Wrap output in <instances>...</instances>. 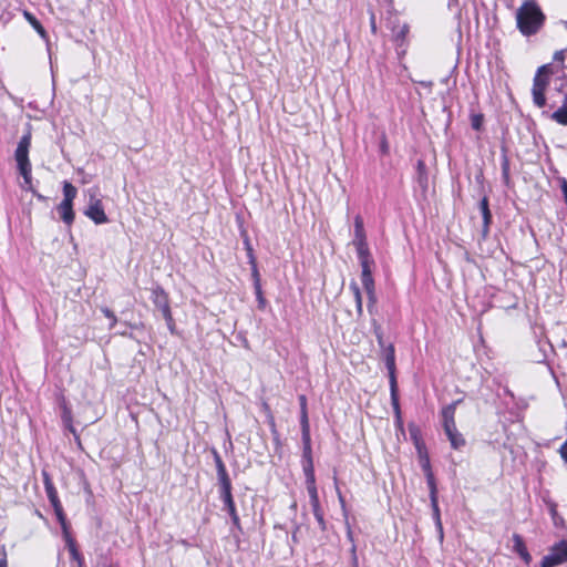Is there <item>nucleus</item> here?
Segmentation results:
<instances>
[{
  "label": "nucleus",
  "mask_w": 567,
  "mask_h": 567,
  "mask_svg": "<svg viewBox=\"0 0 567 567\" xmlns=\"http://www.w3.org/2000/svg\"><path fill=\"white\" fill-rule=\"evenodd\" d=\"M546 16L534 0H526L516 11V27L524 37L537 34L544 27Z\"/></svg>",
  "instance_id": "1"
},
{
  "label": "nucleus",
  "mask_w": 567,
  "mask_h": 567,
  "mask_svg": "<svg viewBox=\"0 0 567 567\" xmlns=\"http://www.w3.org/2000/svg\"><path fill=\"white\" fill-rule=\"evenodd\" d=\"M567 561V540L555 544L549 553L543 557L540 567H555Z\"/></svg>",
  "instance_id": "2"
},
{
  "label": "nucleus",
  "mask_w": 567,
  "mask_h": 567,
  "mask_svg": "<svg viewBox=\"0 0 567 567\" xmlns=\"http://www.w3.org/2000/svg\"><path fill=\"white\" fill-rule=\"evenodd\" d=\"M388 27L392 31L393 41L396 44V50L399 54L405 53V42L406 35L409 33V24L403 23L402 25L399 23V19L396 17L390 18L388 20Z\"/></svg>",
  "instance_id": "3"
},
{
  "label": "nucleus",
  "mask_w": 567,
  "mask_h": 567,
  "mask_svg": "<svg viewBox=\"0 0 567 567\" xmlns=\"http://www.w3.org/2000/svg\"><path fill=\"white\" fill-rule=\"evenodd\" d=\"M31 146V133L28 132L24 134L16 148L14 158L17 162V166L19 171H25V168H31V163L29 159V150Z\"/></svg>",
  "instance_id": "4"
},
{
  "label": "nucleus",
  "mask_w": 567,
  "mask_h": 567,
  "mask_svg": "<svg viewBox=\"0 0 567 567\" xmlns=\"http://www.w3.org/2000/svg\"><path fill=\"white\" fill-rule=\"evenodd\" d=\"M549 81H546L542 76L534 75L533 79V86H532V97L533 103L539 107L543 109L547 104L546 100V91L549 86Z\"/></svg>",
  "instance_id": "5"
},
{
  "label": "nucleus",
  "mask_w": 567,
  "mask_h": 567,
  "mask_svg": "<svg viewBox=\"0 0 567 567\" xmlns=\"http://www.w3.org/2000/svg\"><path fill=\"white\" fill-rule=\"evenodd\" d=\"M84 215L97 225L109 221L102 202L94 197H91L90 205L84 210Z\"/></svg>",
  "instance_id": "6"
},
{
  "label": "nucleus",
  "mask_w": 567,
  "mask_h": 567,
  "mask_svg": "<svg viewBox=\"0 0 567 567\" xmlns=\"http://www.w3.org/2000/svg\"><path fill=\"white\" fill-rule=\"evenodd\" d=\"M151 300L155 308L161 311L162 316L171 313L168 295L161 286H156L152 289Z\"/></svg>",
  "instance_id": "7"
},
{
  "label": "nucleus",
  "mask_w": 567,
  "mask_h": 567,
  "mask_svg": "<svg viewBox=\"0 0 567 567\" xmlns=\"http://www.w3.org/2000/svg\"><path fill=\"white\" fill-rule=\"evenodd\" d=\"M45 493H47V496L54 509L55 516H56L63 532L66 533V529H68L66 517H65L62 504L59 499L56 488H52L50 491H47Z\"/></svg>",
  "instance_id": "8"
},
{
  "label": "nucleus",
  "mask_w": 567,
  "mask_h": 567,
  "mask_svg": "<svg viewBox=\"0 0 567 567\" xmlns=\"http://www.w3.org/2000/svg\"><path fill=\"white\" fill-rule=\"evenodd\" d=\"M543 115L547 116L559 125L567 126V94H564L563 103L556 111L553 113L543 111Z\"/></svg>",
  "instance_id": "9"
},
{
  "label": "nucleus",
  "mask_w": 567,
  "mask_h": 567,
  "mask_svg": "<svg viewBox=\"0 0 567 567\" xmlns=\"http://www.w3.org/2000/svg\"><path fill=\"white\" fill-rule=\"evenodd\" d=\"M478 207L483 217L482 236L483 238H486L492 224V213L489 210L488 198L486 196L481 199Z\"/></svg>",
  "instance_id": "10"
},
{
  "label": "nucleus",
  "mask_w": 567,
  "mask_h": 567,
  "mask_svg": "<svg viewBox=\"0 0 567 567\" xmlns=\"http://www.w3.org/2000/svg\"><path fill=\"white\" fill-rule=\"evenodd\" d=\"M383 354H384V362L385 367L389 371V380L392 382V380H396L395 378V351L393 344L384 346Z\"/></svg>",
  "instance_id": "11"
},
{
  "label": "nucleus",
  "mask_w": 567,
  "mask_h": 567,
  "mask_svg": "<svg viewBox=\"0 0 567 567\" xmlns=\"http://www.w3.org/2000/svg\"><path fill=\"white\" fill-rule=\"evenodd\" d=\"M58 213L62 219V221L66 225V226H71L74 221V210H73V204L72 203H68V202H61L58 207Z\"/></svg>",
  "instance_id": "12"
},
{
  "label": "nucleus",
  "mask_w": 567,
  "mask_h": 567,
  "mask_svg": "<svg viewBox=\"0 0 567 567\" xmlns=\"http://www.w3.org/2000/svg\"><path fill=\"white\" fill-rule=\"evenodd\" d=\"M513 543H514V545H513L514 551L517 553L519 555V557L525 561V564L528 565L532 561V556L528 553L522 536L518 534H514Z\"/></svg>",
  "instance_id": "13"
},
{
  "label": "nucleus",
  "mask_w": 567,
  "mask_h": 567,
  "mask_svg": "<svg viewBox=\"0 0 567 567\" xmlns=\"http://www.w3.org/2000/svg\"><path fill=\"white\" fill-rule=\"evenodd\" d=\"M444 432L451 442L453 449L458 450L465 445V440L463 435L457 431L456 424L452 425V427H444Z\"/></svg>",
  "instance_id": "14"
},
{
  "label": "nucleus",
  "mask_w": 567,
  "mask_h": 567,
  "mask_svg": "<svg viewBox=\"0 0 567 567\" xmlns=\"http://www.w3.org/2000/svg\"><path fill=\"white\" fill-rule=\"evenodd\" d=\"M460 402H461V400H457V401L449 404L447 406H445L442 410L443 427H450L451 429L452 425H455L454 415H455L456 405Z\"/></svg>",
  "instance_id": "15"
},
{
  "label": "nucleus",
  "mask_w": 567,
  "mask_h": 567,
  "mask_svg": "<svg viewBox=\"0 0 567 567\" xmlns=\"http://www.w3.org/2000/svg\"><path fill=\"white\" fill-rule=\"evenodd\" d=\"M561 70L558 68V64H555V63H547V64H543L540 65L535 75L537 76H542L543 79H545L546 81H549L550 82V78L560 72Z\"/></svg>",
  "instance_id": "16"
},
{
  "label": "nucleus",
  "mask_w": 567,
  "mask_h": 567,
  "mask_svg": "<svg viewBox=\"0 0 567 567\" xmlns=\"http://www.w3.org/2000/svg\"><path fill=\"white\" fill-rule=\"evenodd\" d=\"M64 534H65L66 546H68L71 559L78 561L79 567H83L84 559H83L82 555L80 554V551L78 550L74 539L68 534V532Z\"/></svg>",
  "instance_id": "17"
},
{
  "label": "nucleus",
  "mask_w": 567,
  "mask_h": 567,
  "mask_svg": "<svg viewBox=\"0 0 567 567\" xmlns=\"http://www.w3.org/2000/svg\"><path fill=\"white\" fill-rule=\"evenodd\" d=\"M431 507H432V516H433L435 527L437 530V536H439L440 542L442 543L444 539V532H443V525H442V520H441L439 501H434V503H431Z\"/></svg>",
  "instance_id": "18"
},
{
  "label": "nucleus",
  "mask_w": 567,
  "mask_h": 567,
  "mask_svg": "<svg viewBox=\"0 0 567 567\" xmlns=\"http://www.w3.org/2000/svg\"><path fill=\"white\" fill-rule=\"evenodd\" d=\"M390 392H391V403L393 406V411L395 413V419L398 421H401V409H400V403H399L396 380H392V382H390Z\"/></svg>",
  "instance_id": "19"
},
{
  "label": "nucleus",
  "mask_w": 567,
  "mask_h": 567,
  "mask_svg": "<svg viewBox=\"0 0 567 567\" xmlns=\"http://www.w3.org/2000/svg\"><path fill=\"white\" fill-rule=\"evenodd\" d=\"M409 434H410V437H411L412 442L414 443L419 454H421L424 443L422 441L420 427L414 423H410L409 424Z\"/></svg>",
  "instance_id": "20"
},
{
  "label": "nucleus",
  "mask_w": 567,
  "mask_h": 567,
  "mask_svg": "<svg viewBox=\"0 0 567 567\" xmlns=\"http://www.w3.org/2000/svg\"><path fill=\"white\" fill-rule=\"evenodd\" d=\"M27 21L33 27V29L39 33L42 39H47L48 33L40 21L29 11L23 12Z\"/></svg>",
  "instance_id": "21"
},
{
  "label": "nucleus",
  "mask_w": 567,
  "mask_h": 567,
  "mask_svg": "<svg viewBox=\"0 0 567 567\" xmlns=\"http://www.w3.org/2000/svg\"><path fill=\"white\" fill-rule=\"evenodd\" d=\"M364 240H367V236L364 231L363 219L360 215H357L354 217V239L352 243Z\"/></svg>",
  "instance_id": "22"
},
{
  "label": "nucleus",
  "mask_w": 567,
  "mask_h": 567,
  "mask_svg": "<svg viewBox=\"0 0 567 567\" xmlns=\"http://www.w3.org/2000/svg\"><path fill=\"white\" fill-rule=\"evenodd\" d=\"M76 195H78L76 187H74L71 183L65 181L63 183V196L64 197H63L62 202H68V203L73 204V200L76 197Z\"/></svg>",
  "instance_id": "23"
},
{
  "label": "nucleus",
  "mask_w": 567,
  "mask_h": 567,
  "mask_svg": "<svg viewBox=\"0 0 567 567\" xmlns=\"http://www.w3.org/2000/svg\"><path fill=\"white\" fill-rule=\"evenodd\" d=\"M219 498L224 503V509L227 513L236 511V506H235V502H234V498H233L231 491L220 492L219 493Z\"/></svg>",
  "instance_id": "24"
},
{
  "label": "nucleus",
  "mask_w": 567,
  "mask_h": 567,
  "mask_svg": "<svg viewBox=\"0 0 567 567\" xmlns=\"http://www.w3.org/2000/svg\"><path fill=\"white\" fill-rule=\"evenodd\" d=\"M217 481L219 486V493L231 491V481L227 471L223 473H217Z\"/></svg>",
  "instance_id": "25"
},
{
  "label": "nucleus",
  "mask_w": 567,
  "mask_h": 567,
  "mask_svg": "<svg viewBox=\"0 0 567 567\" xmlns=\"http://www.w3.org/2000/svg\"><path fill=\"white\" fill-rule=\"evenodd\" d=\"M344 524H346V528H347V538L352 544V546H351L352 560H353L354 565H357V561H358V558H357V546L354 544L353 532L351 529V526H350V523H349L348 518L344 519Z\"/></svg>",
  "instance_id": "26"
},
{
  "label": "nucleus",
  "mask_w": 567,
  "mask_h": 567,
  "mask_svg": "<svg viewBox=\"0 0 567 567\" xmlns=\"http://www.w3.org/2000/svg\"><path fill=\"white\" fill-rule=\"evenodd\" d=\"M361 281H362V286H363L365 292L375 290L372 271L371 272L362 271L361 272Z\"/></svg>",
  "instance_id": "27"
},
{
  "label": "nucleus",
  "mask_w": 567,
  "mask_h": 567,
  "mask_svg": "<svg viewBox=\"0 0 567 567\" xmlns=\"http://www.w3.org/2000/svg\"><path fill=\"white\" fill-rule=\"evenodd\" d=\"M352 244L355 247V250H357L359 259H363L365 257L371 256L367 240H364V241H355V243H352Z\"/></svg>",
  "instance_id": "28"
},
{
  "label": "nucleus",
  "mask_w": 567,
  "mask_h": 567,
  "mask_svg": "<svg viewBox=\"0 0 567 567\" xmlns=\"http://www.w3.org/2000/svg\"><path fill=\"white\" fill-rule=\"evenodd\" d=\"M426 483L430 492V501L434 503V501H437V487L434 475H427Z\"/></svg>",
  "instance_id": "29"
},
{
  "label": "nucleus",
  "mask_w": 567,
  "mask_h": 567,
  "mask_svg": "<svg viewBox=\"0 0 567 567\" xmlns=\"http://www.w3.org/2000/svg\"><path fill=\"white\" fill-rule=\"evenodd\" d=\"M254 287H255V293H256V297L258 300V307L260 309H264L266 306V299L262 296L260 279L257 278V280L254 282Z\"/></svg>",
  "instance_id": "30"
},
{
  "label": "nucleus",
  "mask_w": 567,
  "mask_h": 567,
  "mask_svg": "<svg viewBox=\"0 0 567 567\" xmlns=\"http://www.w3.org/2000/svg\"><path fill=\"white\" fill-rule=\"evenodd\" d=\"M483 123H484L483 114L478 113V114L471 115V126L473 130L481 131L483 127Z\"/></svg>",
  "instance_id": "31"
},
{
  "label": "nucleus",
  "mask_w": 567,
  "mask_h": 567,
  "mask_svg": "<svg viewBox=\"0 0 567 567\" xmlns=\"http://www.w3.org/2000/svg\"><path fill=\"white\" fill-rule=\"evenodd\" d=\"M312 513H313V516H315L316 520L318 522V525H319L320 529L322 532H324L326 528H327V524H326V520H324V517H323V513H322L321 506L317 507V508H312Z\"/></svg>",
  "instance_id": "32"
},
{
  "label": "nucleus",
  "mask_w": 567,
  "mask_h": 567,
  "mask_svg": "<svg viewBox=\"0 0 567 567\" xmlns=\"http://www.w3.org/2000/svg\"><path fill=\"white\" fill-rule=\"evenodd\" d=\"M334 484H336V492H337V496H338V501L340 503V506H341V509H342V513H343V516H344V519L348 518V509H347V505H346V499L338 486V482H337V477L334 476Z\"/></svg>",
  "instance_id": "33"
},
{
  "label": "nucleus",
  "mask_w": 567,
  "mask_h": 567,
  "mask_svg": "<svg viewBox=\"0 0 567 567\" xmlns=\"http://www.w3.org/2000/svg\"><path fill=\"white\" fill-rule=\"evenodd\" d=\"M565 50H558L553 55V62L555 64H558V68L563 71L565 69Z\"/></svg>",
  "instance_id": "34"
},
{
  "label": "nucleus",
  "mask_w": 567,
  "mask_h": 567,
  "mask_svg": "<svg viewBox=\"0 0 567 567\" xmlns=\"http://www.w3.org/2000/svg\"><path fill=\"white\" fill-rule=\"evenodd\" d=\"M212 453L214 456V462L216 465L217 473H223V472L227 471L219 453L215 449H213Z\"/></svg>",
  "instance_id": "35"
},
{
  "label": "nucleus",
  "mask_w": 567,
  "mask_h": 567,
  "mask_svg": "<svg viewBox=\"0 0 567 567\" xmlns=\"http://www.w3.org/2000/svg\"><path fill=\"white\" fill-rule=\"evenodd\" d=\"M307 492H308V495H309V498H310L311 507L312 508L320 507L318 489L317 488H308Z\"/></svg>",
  "instance_id": "36"
},
{
  "label": "nucleus",
  "mask_w": 567,
  "mask_h": 567,
  "mask_svg": "<svg viewBox=\"0 0 567 567\" xmlns=\"http://www.w3.org/2000/svg\"><path fill=\"white\" fill-rule=\"evenodd\" d=\"M31 168H25V171H19V173L23 177L24 185L22 186L24 189L28 190V187L32 186V175H31Z\"/></svg>",
  "instance_id": "37"
},
{
  "label": "nucleus",
  "mask_w": 567,
  "mask_h": 567,
  "mask_svg": "<svg viewBox=\"0 0 567 567\" xmlns=\"http://www.w3.org/2000/svg\"><path fill=\"white\" fill-rule=\"evenodd\" d=\"M417 173H419L420 184H426L427 176H426V171H425V164L423 161L417 162Z\"/></svg>",
  "instance_id": "38"
},
{
  "label": "nucleus",
  "mask_w": 567,
  "mask_h": 567,
  "mask_svg": "<svg viewBox=\"0 0 567 567\" xmlns=\"http://www.w3.org/2000/svg\"><path fill=\"white\" fill-rule=\"evenodd\" d=\"M359 261H360L362 271H368V272L372 271V266L374 265V260H373L372 256L365 257L363 259H359Z\"/></svg>",
  "instance_id": "39"
},
{
  "label": "nucleus",
  "mask_w": 567,
  "mask_h": 567,
  "mask_svg": "<svg viewBox=\"0 0 567 567\" xmlns=\"http://www.w3.org/2000/svg\"><path fill=\"white\" fill-rule=\"evenodd\" d=\"M101 311L106 318H109L111 320L109 328L113 329L117 322V319H116V316L114 315V312L111 309H109L107 307L101 308Z\"/></svg>",
  "instance_id": "40"
},
{
  "label": "nucleus",
  "mask_w": 567,
  "mask_h": 567,
  "mask_svg": "<svg viewBox=\"0 0 567 567\" xmlns=\"http://www.w3.org/2000/svg\"><path fill=\"white\" fill-rule=\"evenodd\" d=\"M502 176L504 182L507 184L509 182V162L506 156H504L502 161Z\"/></svg>",
  "instance_id": "41"
},
{
  "label": "nucleus",
  "mask_w": 567,
  "mask_h": 567,
  "mask_svg": "<svg viewBox=\"0 0 567 567\" xmlns=\"http://www.w3.org/2000/svg\"><path fill=\"white\" fill-rule=\"evenodd\" d=\"M166 321V326L172 334H176V323L172 312L163 317Z\"/></svg>",
  "instance_id": "42"
},
{
  "label": "nucleus",
  "mask_w": 567,
  "mask_h": 567,
  "mask_svg": "<svg viewBox=\"0 0 567 567\" xmlns=\"http://www.w3.org/2000/svg\"><path fill=\"white\" fill-rule=\"evenodd\" d=\"M421 462V467L424 472V475L425 477L427 475H434L433 472H432V468H431V464H430V458H429V455L425 454V458L423 461H420Z\"/></svg>",
  "instance_id": "43"
},
{
  "label": "nucleus",
  "mask_w": 567,
  "mask_h": 567,
  "mask_svg": "<svg viewBox=\"0 0 567 567\" xmlns=\"http://www.w3.org/2000/svg\"><path fill=\"white\" fill-rule=\"evenodd\" d=\"M367 295H368V306H367V307H368V311H369L370 313H372L373 307H374V305L377 303V295H375V290H373V291H368V292H367Z\"/></svg>",
  "instance_id": "44"
},
{
  "label": "nucleus",
  "mask_w": 567,
  "mask_h": 567,
  "mask_svg": "<svg viewBox=\"0 0 567 567\" xmlns=\"http://www.w3.org/2000/svg\"><path fill=\"white\" fill-rule=\"evenodd\" d=\"M300 425H301V431L310 430L309 420H308V411H302V413H300Z\"/></svg>",
  "instance_id": "45"
},
{
  "label": "nucleus",
  "mask_w": 567,
  "mask_h": 567,
  "mask_svg": "<svg viewBox=\"0 0 567 567\" xmlns=\"http://www.w3.org/2000/svg\"><path fill=\"white\" fill-rule=\"evenodd\" d=\"M302 470H303L305 477L313 475L315 474L313 461L302 462Z\"/></svg>",
  "instance_id": "46"
},
{
  "label": "nucleus",
  "mask_w": 567,
  "mask_h": 567,
  "mask_svg": "<svg viewBox=\"0 0 567 567\" xmlns=\"http://www.w3.org/2000/svg\"><path fill=\"white\" fill-rule=\"evenodd\" d=\"M301 440H302L303 447H310L311 446L310 430L309 431H301Z\"/></svg>",
  "instance_id": "47"
},
{
  "label": "nucleus",
  "mask_w": 567,
  "mask_h": 567,
  "mask_svg": "<svg viewBox=\"0 0 567 567\" xmlns=\"http://www.w3.org/2000/svg\"><path fill=\"white\" fill-rule=\"evenodd\" d=\"M42 476H43V484H44L45 492L50 491L52 488H55L51 481L50 475L47 472H43Z\"/></svg>",
  "instance_id": "48"
},
{
  "label": "nucleus",
  "mask_w": 567,
  "mask_h": 567,
  "mask_svg": "<svg viewBox=\"0 0 567 567\" xmlns=\"http://www.w3.org/2000/svg\"><path fill=\"white\" fill-rule=\"evenodd\" d=\"M309 462V461H313L312 460V449L311 446L310 447H303L302 449V462Z\"/></svg>",
  "instance_id": "49"
},
{
  "label": "nucleus",
  "mask_w": 567,
  "mask_h": 567,
  "mask_svg": "<svg viewBox=\"0 0 567 567\" xmlns=\"http://www.w3.org/2000/svg\"><path fill=\"white\" fill-rule=\"evenodd\" d=\"M354 300H355V307H357L358 316L361 317L362 312H363V309H362V296L357 293V296L354 297Z\"/></svg>",
  "instance_id": "50"
},
{
  "label": "nucleus",
  "mask_w": 567,
  "mask_h": 567,
  "mask_svg": "<svg viewBox=\"0 0 567 567\" xmlns=\"http://www.w3.org/2000/svg\"><path fill=\"white\" fill-rule=\"evenodd\" d=\"M306 486H307V489L308 488H317L315 474L310 475V476H306Z\"/></svg>",
  "instance_id": "51"
},
{
  "label": "nucleus",
  "mask_w": 567,
  "mask_h": 567,
  "mask_svg": "<svg viewBox=\"0 0 567 567\" xmlns=\"http://www.w3.org/2000/svg\"><path fill=\"white\" fill-rule=\"evenodd\" d=\"M230 518H231V522L233 524L236 526V527H240V519H239V516L237 514V511H233V512H229L228 513Z\"/></svg>",
  "instance_id": "52"
},
{
  "label": "nucleus",
  "mask_w": 567,
  "mask_h": 567,
  "mask_svg": "<svg viewBox=\"0 0 567 567\" xmlns=\"http://www.w3.org/2000/svg\"><path fill=\"white\" fill-rule=\"evenodd\" d=\"M375 337H377V340H378V344L381 348H384L385 342H384L383 334H382V331H381L380 328L375 329Z\"/></svg>",
  "instance_id": "53"
},
{
  "label": "nucleus",
  "mask_w": 567,
  "mask_h": 567,
  "mask_svg": "<svg viewBox=\"0 0 567 567\" xmlns=\"http://www.w3.org/2000/svg\"><path fill=\"white\" fill-rule=\"evenodd\" d=\"M370 27H371V32L372 33H377V23H375V16L373 12L370 13Z\"/></svg>",
  "instance_id": "54"
},
{
  "label": "nucleus",
  "mask_w": 567,
  "mask_h": 567,
  "mask_svg": "<svg viewBox=\"0 0 567 567\" xmlns=\"http://www.w3.org/2000/svg\"><path fill=\"white\" fill-rule=\"evenodd\" d=\"M380 150L383 154H386L389 152V144H388L385 136H383V138L381 141Z\"/></svg>",
  "instance_id": "55"
},
{
  "label": "nucleus",
  "mask_w": 567,
  "mask_h": 567,
  "mask_svg": "<svg viewBox=\"0 0 567 567\" xmlns=\"http://www.w3.org/2000/svg\"><path fill=\"white\" fill-rule=\"evenodd\" d=\"M28 190H29V192H31V193H32V195H33L37 199H39V200H45V197H44L43 195H41L40 193H38V192L33 188V186L28 187Z\"/></svg>",
  "instance_id": "56"
},
{
  "label": "nucleus",
  "mask_w": 567,
  "mask_h": 567,
  "mask_svg": "<svg viewBox=\"0 0 567 567\" xmlns=\"http://www.w3.org/2000/svg\"><path fill=\"white\" fill-rule=\"evenodd\" d=\"M350 290L353 292L354 297L357 296V293L361 295L360 288H359V286H358V284L355 281H352L350 284Z\"/></svg>",
  "instance_id": "57"
},
{
  "label": "nucleus",
  "mask_w": 567,
  "mask_h": 567,
  "mask_svg": "<svg viewBox=\"0 0 567 567\" xmlns=\"http://www.w3.org/2000/svg\"><path fill=\"white\" fill-rule=\"evenodd\" d=\"M299 402H300V413H302V411H307V399L305 395L299 396Z\"/></svg>",
  "instance_id": "58"
},
{
  "label": "nucleus",
  "mask_w": 567,
  "mask_h": 567,
  "mask_svg": "<svg viewBox=\"0 0 567 567\" xmlns=\"http://www.w3.org/2000/svg\"><path fill=\"white\" fill-rule=\"evenodd\" d=\"M0 567H8L6 554L0 558Z\"/></svg>",
  "instance_id": "59"
},
{
  "label": "nucleus",
  "mask_w": 567,
  "mask_h": 567,
  "mask_svg": "<svg viewBox=\"0 0 567 567\" xmlns=\"http://www.w3.org/2000/svg\"><path fill=\"white\" fill-rule=\"evenodd\" d=\"M252 275H254L255 281L257 280V278L259 279V274H258V270L256 268V265H254Z\"/></svg>",
  "instance_id": "60"
},
{
  "label": "nucleus",
  "mask_w": 567,
  "mask_h": 567,
  "mask_svg": "<svg viewBox=\"0 0 567 567\" xmlns=\"http://www.w3.org/2000/svg\"><path fill=\"white\" fill-rule=\"evenodd\" d=\"M425 454H427V453H426V451H425V447L423 446V447H422V452H421V454H419V456H420V461H423V460L425 458Z\"/></svg>",
  "instance_id": "61"
},
{
  "label": "nucleus",
  "mask_w": 567,
  "mask_h": 567,
  "mask_svg": "<svg viewBox=\"0 0 567 567\" xmlns=\"http://www.w3.org/2000/svg\"><path fill=\"white\" fill-rule=\"evenodd\" d=\"M560 456L564 460V462L567 464V453H563V454H560Z\"/></svg>",
  "instance_id": "62"
},
{
  "label": "nucleus",
  "mask_w": 567,
  "mask_h": 567,
  "mask_svg": "<svg viewBox=\"0 0 567 567\" xmlns=\"http://www.w3.org/2000/svg\"><path fill=\"white\" fill-rule=\"evenodd\" d=\"M292 539H293V542H297V532H295V533L292 534Z\"/></svg>",
  "instance_id": "63"
},
{
  "label": "nucleus",
  "mask_w": 567,
  "mask_h": 567,
  "mask_svg": "<svg viewBox=\"0 0 567 567\" xmlns=\"http://www.w3.org/2000/svg\"><path fill=\"white\" fill-rule=\"evenodd\" d=\"M69 429H70V431H71L72 433H75V430L73 429V426H72V425H69Z\"/></svg>",
  "instance_id": "64"
}]
</instances>
